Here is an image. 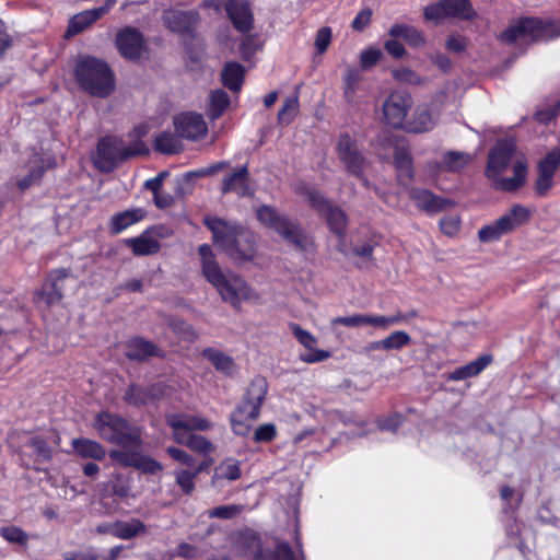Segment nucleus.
<instances>
[{
  "label": "nucleus",
  "mask_w": 560,
  "mask_h": 560,
  "mask_svg": "<svg viewBox=\"0 0 560 560\" xmlns=\"http://www.w3.org/2000/svg\"><path fill=\"white\" fill-rule=\"evenodd\" d=\"M225 10L237 31L245 33L252 30L253 14L247 0H228Z\"/></svg>",
  "instance_id": "obj_19"
},
{
  "label": "nucleus",
  "mask_w": 560,
  "mask_h": 560,
  "mask_svg": "<svg viewBox=\"0 0 560 560\" xmlns=\"http://www.w3.org/2000/svg\"><path fill=\"white\" fill-rule=\"evenodd\" d=\"M245 77V68L235 61L228 62L221 71V80L225 88L238 92Z\"/></svg>",
  "instance_id": "obj_32"
},
{
  "label": "nucleus",
  "mask_w": 560,
  "mask_h": 560,
  "mask_svg": "<svg viewBox=\"0 0 560 560\" xmlns=\"http://www.w3.org/2000/svg\"><path fill=\"white\" fill-rule=\"evenodd\" d=\"M125 355L132 361H144L151 357H161L162 352L151 341L136 337L126 342Z\"/></svg>",
  "instance_id": "obj_24"
},
{
  "label": "nucleus",
  "mask_w": 560,
  "mask_h": 560,
  "mask_svg": "<svg viewBox=\"0 0 560 560\" xmlns=\"http://www.w3.org/2000/svg\"><path fill=\"white\" fill-rule=\"evenodd\" d=\"M166 452L173 459L186 465L189 469L194 467L195 458L185 451L174 446H168Z\"/></svg>",
  "instance_id": "obj_60"
},
{
  "label": "nucleus",
  "mask_w": 560,
  "mask_h": 560,
  "mask_svg": "<svg viewBox=\"0 0 560 560\" xmlns=\"http://www.w3.org/2000/svg\"><path fill=\"white\" fill-rule=\"evenodd\" d=\"M93 429L108 443L135 448L142 445L140 429L118 415L108 411L98 412L94 418Z\"/></svg>",
  "instance_id": "obj_6"
},
{
  "label": "nucleus",
  "mask_w": 560,
  "mask_h": 560,
  "mask_svg": "<svg viewBox=\"0 0 560 560\" xmlns=\"http://www.w3.org/2000/svg\"><path fill=\"white\" fill-rule=\"evenodd\" d=\"M202 355L205 359L211 362L218 372L226 376H234L236 374L237 365L233 358L222 352L221 350L207 348L202 351Z\"/></svg>",
  "instance_id": "obj_30"
},
{
  "label": "nucleus",
  "mask_w": 560,
  "mask_h": 560,
  "mask_svg": "<svg viewBox=\"0 0 560 560\" xmlns=\"http://www.w3.org/2000/svg\"><path fill=\"white\" fill-rule=\"evenodd\" d=\"M388 34L394 38H401L412 47H422L425 44V38L422 32L413 26L406 24H394Z\"/></svg>",
  "instance_id": "obj_34"
},
{
  "label": "nucleus",
  "mask_w": 560,
  "mask_h": 560,
  "mask_svg": "<svg viewBox=\"0 0 560 560\" xmlns=\"http://www.w3.org/2000/svg\"><path fill=\"white\" fill-rule=\"evenodd\" d=\"M338 250L345 256L352 255L370 260L373 254V246L370 243H364L362 245L349 247L346 243V240H340L338 244Z\"/></svg>",
  "instance_id": "obj_49"
},
{
  "label": "nucleus",
  "mask_w": 560,
  "mask_h": 560,
  "mask_svg": "<svg viewBox=\"0 0 560 560\" xmlns=\"http://www.w3.org/2000/svg\"><path fill=\"white\" fill-rule=\"evenodd\" d=\"M393 78L401 84L422 85L425 79L416 73L412 69L401 67L392 70Z\"/></svg>",
  "instance_id": "obj_51"
},
{
  "label": "nucleus",
  "mask_w": 560,
  "mask_h": 560,
  "mask_svg": "<svg viewBox=\"0 0 560 560\" xmlns=\"http://www.w3.org/2000/svg\"><path fill=\"white\" fill-rule=\"evenodd\" d=\"M98 19H101L100 12H97L95 8L78 13L70 20L68 28L66 31V35H77L85 28H88L92 23H94Z\"/></svg>",
  "instance_id": "obj_39"
},
{
  "label": "nucleus",
  "mask_w": 560,
  "mask_h": 560,
  "mask_svg": "<svg viewBox=\"0 0 560 560\" xmlns=\"http://www.w3.org/2000/svg\"><path fill=\"white\" fill-rule=\"evenodd\" d=\"M402 419L401 416L395 413L386 418H382L377 420V428L381 431H392L395 432L401 425Z\"/></svg>",
  "instance_id": "obj_62"
},
{
  "label": "nucleus",
  "mask_w": 560,
  "mask_h": 560,
  "mask_svg": "<svg viewBox=\"0 0 560 560\" xmlns=\"http://www.w3.org/2000/svg\"><path fill=\"white\" fill-rule=\"evenodd\" d=\"M0 535L11 544L25 546L28 540V535L18 526H4L0 529Z\"/></svg>",
  "instance_id": "obj_54"
},
{
  "label": "nucleus",
  "mask_w": 560,
  "mask_h": 560,
  "mask_svg": "<svg viewBox=\"0 0 560 560\" xmlns=\"http://www.w3.org/2000/svg\"><path fill=\"white\" fill-rule=\"evenodd\" d=\"M139 152L125 145L124 141L117 137L102 138L97 143L94 163L102 172H112L116 165Z\"/></svg>",
  "instance_id": "obj_8"
},
{
  "label": "nucleus",
  "mask_w": 560,
  "mask_h": 560,
  "mask_svg": "<svg viewBox=\"0 0 560 560\" xmlns=\"http://www.w3.org/2000/svg\"><path fill=\"white\" fill-rule=\"evenodd\" d=\"M559 34L553 32V25L550 20L523 18L502 32L500 39L506 44H524L549 39Z\"/></svg>",
  "instance_id": "obj_7"
},
{
  "label": "nucleus",
  "mask_w": 560,
  "mask_h": 560,
  "mask_svg": "<svg viewBox=\"0 0 560 560\" xmlns=\"http://www.w3.org/2000/svg\"><path fill=\"white\" fill-rule=\"evenodd\" d=\"M363 323H364V314H359V313L352 314L350 316L335 317L330 320V324L332 327H335L336 325H342L346 327L358 328V327H363Z\"/></svg>",
  "instance_id": "obj_58"
},
{
  "label": "nucleus",
  "mask_w": 560,
  "mask_h": 560,
  "mask_svg": "<svg viewBox=\"0 0 560 560\" xmlns=\"http://www.w3.org/2000/svg\"><path fill=\"white\" fill-rule=\"evenodd\" d=\"M73 452L85 459L103 460L106 456L105 447L97 441L88 438H77L71 442Z\"/></svg>",
  "instance_id": "obj_27"
},
{
  "label": "nucleus",
  "mask_w": 560,
  "mask_h": 560,
  "mask_svg": "<svg viewBox=\"0 0 560 560\" xmlns=\"http://www.w3.org/2000/svg\"><path fill=\"white\" fill-rule=\"evenodd\" d=\"M331 40V28L330 27H322L318 30L315 37V47L319 54H323L327 47L329 46Z\"/></svg>",
  "instance_id": "obj_61"
},
{
  "label": "nucleus",
  "mask_w": 560,
  "mask_h": 560,
  "mask_svg": "<svg viewBox=\"0 0 560 560\" xmlns=\"http://www.w3.org/2000/svg\"><path fill=\"white\" fill-rule=\"evenodd\" d=\"M412 105L413 100L408 92H392L383 104V115L386 125L396 129H405L406 117Z\"/></svg>",
  "instance_id": "obj_10"
},
{
  "label": "nucleus",
  "mask_w": 560,
  "mask_h": 560,
  "mask_svg": "<svg viewBox=\"0 0 560 560\" xmlns=\"http://www.w3.org/2000/svg\"><path fill=\"white\" fill-rule=\"evenodd\" d=\"M178 444L186 445L190 450L201 454L213 452V444L205 436L194 433H176V441Z\"/></svg>",
  "instance_id": "obj_41"
},
{
  "label": "nucleus",
  "mask_w": 560,
  "mask_h": 560,
  "mask_svg": "<svg viewBox=\"0 0 560 560\" xmlns=\"http://www.w3.org/2000/svg\"><path fill=\"white\" fill-rule=\"evenodd\" d=\"M220 190L223 195L234 192L238 197H253L254 189L250 186L248 167L244 165L226 173Z\"/></svg>",
  "instance_id": "obj_14"
},
{
  "label": "nucleus",
  "mask_w": 560,
  "mask_h": 560,
  "mask_svg": "<svg viewBox=\"0 0 560 560\" xmlns=\"http://www.w3.org/2000/svg\"><path fill=\"white\" fill-rule=\"evenodd\" d=\"M154 147L159 152L174 154L183 149L180 137L177 133L163 131L156 136Z\"/></svg>",
  "instance_id": "obj_44"
},
{
  "label": "nucleus",
  "mask_w": 560,
  "mask_h": 560,
  "mask_svg": "<svg viewBox=\"0 0 560 560\" xmlns=\"http://www.w3.org/2000/svg\"><path fill=\"white\" fill-rule=\"evenodd\" d=\"M145 214V210L141 208L128 209L116 213L109 221V230L113 234H119L127 228L141 221Z\"/></svg>",
  "instance_id": "obj_31"
},
{
  "label": "nucleus",
  "mask_w": 560,
  "mask_h": 560,
  "mask_svg": "<svg viewBox=\"0 0 560 560\" xmlns=\"http://www.w3.org/2000/svg\"><path fill=\"white\" fill-rule=\"evenodd\" d=\"M257 220L266 228L272 229L285 242L299 250L307 252L313 248L314 241L301 226V224L289 215L279 212L270 206H260L256 210Z\"/></svg>",
  "instance_id": "obj_5"
},
{
  "label": "nucleus",
  "mask_w": 560,
  "mask_h": 560,
  "mask_svg": "<svg viewBox=\"0 0 560 560\" xmlns=\"http://www.w3.org/2000/svg\"><path fill=\"white\" fill-rule=\"evenodd\" d=\"M268 389L267 381L261 376H256L247 387L243 401L238 405L248 410L249 415L259 417L260 407L265 400Z\"/></svg>",
  "instance_id": "obj_21"
},
{
  "label": "nucleus",
  "mask_w": 560,
  "mask_h": 560,
  "mask_svg": "<svg viewBox=\"0 0 560 560\" xmlns=\"http://www.w3.org/2000/svg\"><path fill=\"white\" fill-rule=\"evenodd\" d=\"M408 315L397 312L390 316L364 314L363 326H372L376 329L386 330L394 325L407 322Z\"/></svg>",
  "instance_id": "obj_40"
},
{
  "label": "nucleus",
  "mask_w": 560,
  "mask_h": 560,
  "mask_svg": "<svg viewBox=\"0 0 560 560\" xmlns=\"http://www.w3.org/2000/svg\"><path fill=\"white\" fill-rule=\"evenodd\" d=\"M175 480L185 494H191L195 490L196 474L190 469H177L174 471Z\"/></svg>",
  "instance_id": "obj_53"
},
{
  "label": "nucleus",
  "mask_w": 560,
  "mask_h": 560,
  "mask_svg": "<svg viewBox=\"0 0 560 560\" xmlns=\"http://www.w3.org/2000/svg\"><path fill=\"white\" fill-rule=\"evenodd\" d=\"M108 532L119 539H131L147 533L145 524L139 518H131L128 522L117 521L108 526Z\"/></svg>",
  "instance_id": "obj_29"
},
{
  "label": "nucleus",
  "mask_w": 560,
  "mask_h": 560,
  "mask_svg": "<svg viewBox=\"0 0 560 560\" xmlns=\"http://www.w3.org/2000/svg\"><path fill=\"white\" fill-rule=\"evenodd\" d=\"M26 446L35 451L37 459L40 462H47L52 457L51 447L48 445L47 441L40 436H31L26 442Z\"/></svg>",
  "instance_id": "obj_52"
},
{
  "label": "nucleus",
  "mask_w": 560,
  "mask_h": 560,
  "mask_svg": "<svg viewBox=\"0 0 560 560\" xmlns=\"http://www.w3.org/2000/svg\"><path fill=\"white\" fill-rule=\"evenodd\" d=\"M258 417L249 415L248 410L237 406L235 411L231 415L232 430L235 434L245 436L249 433L252 422L257 420Z\"/></svg>",
  "instance_id": "obj_42"
},
{
  "label": "nucleus",
  "mask_w": 560,
  "mask_h": 560,
  "mask_svg": "<svg viewBox=\"0 0 560 560\" xmlns=\"http://www.w3.org/2000/svg\"><path fill=\"white\" fill-rule=\"evenodd\" d=\"M311 203L325 215L329 229L339 237L345 240V232L348 226V218L342 209L329 203L320 194L308 192Z\"/></svg>",
  "instance_id": "obj_12"
},
{
  "label": "nucleus",
  "mask_w": 560,
  "mask_h": 560,
  "mask_svg": "<svg viewBox=\"0 0 560 560\" xmlns=\"http://www.w3.org/2000/svg\"><path fill=\"white\" fill-rule=\"evenodd\" d=\"M558 115H560V101L555 105L538 110L536 113V119L541 124H549Z\"/></svg>",
  "instance_id": "obj_63"
},
{
  "label": "nucleus",
  "mask_w": 560,
  "mask_h": 560,
  "mask_svg": "<svg viewBox=\"0 0 560 560\" xmlns=\"http://www.w3.org/2000/svg\"><path fill=\"white\" fill-rule=\"evenodd\" d=\"M241 476V469L237 462L233 459H228L221 463L214 470V475L212 477V485L217 486L220 480H229L233 481L238 479Z\"/></svg>",
  "instance_id": "obj_45"
},
{
  "label": "nucleus",
  "mask_w": 560,
  "mask_h": 560,
  "mask_svg": "<svg viewBox=\"0 0 560 560\" xmlns=\"http://www.w3.org/2000/svg\"><path fill=\"white\" fill-rule=\"evenodd\" d=\"M490 362V355H482L463 366L457 368L448 375L447 378L450 381H463L469 377L477 376L487 368V365Z\"/></svg>",
  "instance_id": "obj_33"
},
{
  "label": "nucleus",
  "mask_w": 560,
  "mask_h": 560,
  "mask_svg": "<svg viewBox=\"0 0 560 560\" xmlns=\"http://www.w3.org/2000/svg\"><path fill=\"white\" fill-rule=\"evenodd\" d=\"M126 244L137 256L152 255L160 250V243L151 235L143 233L138 237L129 238Z\"/></svg>",
  "instance_id": "obj_36"
},
{
  "label": "nucleus",
  "mask_w": 560,
  "mask_h": 560,
  "mask_svg": "<svg viewBox=\"0 0 560 560\" xmlns=\"http://www.w3.org/2000/svg\"><path fill=\"white\" fill-rule=\"evenodd\" d=\"M199 21V14L196 11L168 10L163 14L165 26L176 33H187L194 28Z\"/></svg>",
  "instance_id": "obj_22"
},
{
  "label": "nucleus",
  "mask_w": 560,
  "mask_h": 560,
  "mask_svg": "<svg viewBox=\"0 0 560 560\" xmlns=\"http://www.w3.org/2000/svg\"><path fill=\"white\" fill-rule=\"evenodd\" d=\"M202 275L215 288L221 299L240 310L242 302H256L259 296L256 291L237 273L223 270L214 258L209 245L199 247Z\"/></svg>",
  "instance_id": "obj_2"
},
{
  "label": "nucleus",
  "mask_w": 560,
  "mask_h": 560,
  "mask_svg": "<svg viewBox=\"0 0 560 560\" xmlns=\"http://www.w3.org/2000/svg\"><path fill=\"white\" fill-rule=\"evenodd\" d=\"M394 162L397 168V178L401 183L410 180L413 176L410 152L405 147H397L394 151Z\"/></svg>",
  "instance_id": "obj_35"
},
{
  "label": "nucleus",
  "mask_w": 560,
  "mask_h": 560,
  "mask_svg": "<svg viewBox=\"0 0 560 560\" xmlns=\"http://www.w3.org/2000/svg\"><path fill=\"white\" fill-rule=\"evenodd\" d=\"M503 235H505V233L503 232V229L501 228L498 220H495L491 224L481 228L478 231V237L482 243H491L498 241Z\"/></svg>",
  "instance_id": "obj_55"
},
{
  "label": "nucleus",
  "mask_w": 560,
  "mask_h": 560,
  "mask_svg": "<svg viewBox=\"0 0 560 560\" xmlns=\"http://www.w3.org/2000/svg\"><path fill=\"white\" fill-rule=\"evenodd\" d=\"M262 48V42L258 35L245 36L240 44V54L245 61H249L252 57Z\"/></svg>",
  "instance_id": "obj_50"
},
{
  "label": "nucleus",
  "mask_w": 560,
  "mask_h": 560,
  "mask_svg": "<svg viewBox=\"0 0 560 560\" xmlns=\"http://www.w3.org/2000/svg\"><path fill=\"white\" fill-rule=\"evenodd\" d=\"M470 161L471 156L468 153L447 151L442 155L441 162L436 164V167L441 171L456 172L467 166Z\"/></svg>",
  "instance_id": "obj_37"
},
{
  "label": "nucleus",
  "mask_w": 560,
  "mask_h": 560,
  "mask_svg": "<svg viewBox=\"0 0 560 560\" xmlns=\"http://www.w3.org/2000/svg\"><path fill=\"white\" fill-rule=\"evenodd\" d=\"M337 154L347 172L360 178L365 187H369V180L363 176L366 167V160L358 148L355 140L349 135H341L337 142Z\"/></svg>",
  "instance_id": "obj_9"
},
{
  "label": "nucleus",
  "mask_w": 560,
  "mask_h": 560,
  "mask_svg": "<svg viewBox=\"0 0 560 560\" xmlns=\"http://www.w3.org/2000/svg\"><path fill=\"white\" fill-rule=\"evenodd\" d=\"M277 429L273 423H265L259 425L254 433V441L257 443L270 442L275 439Z\"/></svg>",
  "instance_id": "obj_59"
},
{
  "label": "nucleus",
  "mask_w": 560,
  "mask_h": 560,
  "mask_svg": "<svg viewBox=\"0 0 560 560\" xmlns=\"http://www.w3.org/2000/svg\"><path fill=\"white\" fill-rule=\"evenodd\" d=\"M162 395V388L160 385L140 386L131 384L125 395L124 400L132 406H142L151 400L158 399Z\"/></svg>",
  "instance_id": "obj_26"
},
{
  "label": "nucleus",
  "mask_w": 560,
  "mask_h": 560,
  "mask_svg": "<svg viewBox=\"0 0 560 560\" xmlns=\"http://www.w3.org/2000/svg\"><path fill=\"white\" fill-rule=\"evenodd\" d=\"M362 81V74L359 69L349 68L343 77V97L347 103L355 102L357 92Z\"/></svg>",
  "instance_id": "obj_43"
},
{
  "label": "nucleus",
  "mask_w": 560,
  "mask_h": 560,
  "mask_svg": "<svg viewBox=\"0 0 560 560\" xmlns=\"http://www.w3.org/2000/svg\"><path fill=\"white\" fill-rule=\"evenodd\" d=\"M382 56H383V52L381 51V49H377V48H369V49L363 50L360 55L361 69L362 70L372 69L374 66H376V63L380 61Z\"/></svg>",
  "instance_id": "obj_57"
},
{
  "label": "nucleus",
  "mask_w": 560,
  "mask_h": 560,
  "mask_svg": "<svg viewBox=\"0 0 560 560\" xmlns=\"http://www.w3.org/2000/svg\"><path fill=\"white\" fill-rule=\"evenodd\" d=\"M116 46L124 58L138 60L144 51V39L138 30L126 27L117 34Z\"/></svg>",
  "instance_id": "obj_16"
},
{
  "label": "nucleus",
  "mask_w": 560,
  "mask_h": 560,
  "mask_svg": "<svg viewBox=\"0 0 560 560\" xmlns=\"http://www.w3.org/2000/svg\"><path fill=\"white\" fill-rule=\"evenodd\" d=\"M141 453L135 450L117 448L109 452V457L122 467L137 468Z\"/></svg>",
  "instance_id": "obj_46"
},
{
  "label": "nucleus",
  "mask_w": 560,
  "mask_h": 560,
  "mask_svg": "<svg viewBox=\"0 0 560 560\" xmlns=\"http://www.w3.org/2000/svg\"><path fill=\"white\" fill-rule=\"evenodd\" d=\"M175 132L178 137L197 140L207 133V125L203 117L199 114L186 113L174 118Z\"/></svg>",
  "instance_id": "obj_17"
},
{
  "label": "nucleus",
  "mask_w": 560,
  "mask_h": 560,
  "mask_svg": "<svg viewBox=\"0 0 560 560\" xmlns=\"http://www.w3.org/2000/svg\"><path fill=\"white\" fill-rule=\"evenodd\" d=\"M527 173V159L516 150L514 139L497 141L489 151L485 170L491 186L505 192L516 191L526 183Z\"/></svg>",
  "instance_id": "obj_1"
},
{
  "label": "nucleus",
  "mask_w": 560,
  "mask_h": 560,
  "mask_svg": "<svg viewBox=\"0 0 560 560\" xmlns=\"http://www.w3.org/2000/svg\"><path fill=\"white\" fill-rule=\"evenodd\" d=\"M385 351H399L411 342V337L404 330H396L384 339Z\"/></svg>",
  "instance_id": "obj_48"
},
{
  "label": "nucleus",
  "mask_w": 560,
  "mask_h": 560,
  "mask_svg": "<svg viewBox=\"0 0 560 560\" xmlns=\"http://www.w3.org/2000/svg\"><path fill=\"white\" fill-rule=\"evenodd\" d=\"M231 100L229 94L221 90H213L209 95L208 117L212 120L220 118L223 113L229 108Z\"/></svg>",
  "instance_id": "obj_38"
},
{
  "label": "nucleus",
  "mask_w": 560,
  "mask_h": 560,
  "mask_svg": "<svg viewBox=\"0 0 560 560\" xmlns=\"http://www.w3.org/2000/svg\"><path fill=\"white\" fill-rule=\"evenodd\" d=\"M410 199L418 208L425 212H440L453 206L450 199L440 197L423 188H412L409 190Z\"/></svg>",
  "instance_id": "obj_20"
},
{
  "label": "nucleus",
  "mask_w": 560,
  "mask_h": 560,
  "mask_svg": "<svg viewBox=\"0 0 560 560\" xmlns=\"http://www.w3.org/2000/svg\"><path fill=\"white\" fill-rule=\"evenodd\" d=\"M205 225L211 231L213 242L235 261H248L256 255L254 234L237 224L219 218L203 219Z\"/></svg>",
  "instance_id": "obj_3"
},
{
  "label": "nucleus",
  "mask_w": 560,
  "mask_h": 560,
  "mask_svg": "<svg viewBox=\"0 0 560 560\" xmlns=\"http://www.w3.org/2000/svg\"><path fill=\"white\" fill-rule=\"evenodd\" d=\"M73 71L79 86L93 97L106 98L116 89L115 73L103 59L89 55L79 57Z\"/></svg>",
  "instance_id": "obj_4"
},
{
  "label": "nucleus",
  "mask_w": 560,
  "mask_h": 560,
  "mask_svg": "<svg viewBox=\"0 0 560 560\" xmlns=\"http://www.w3.org/2000/svg\"><path fill=\"white\" fill-rule=\"evenodd\" d=\"M476 15L469 0H442L424 8V18L440 23L445 18L469 20Z\"/></svg>",
  "instance_id": "obj_11"
},
{
  "label": "nucleus",
  "mask_w": 560,
  "mask_h": 560,
  "mask_svg": "<svg viewBox=\"0 0 560 560\" xmlns=\"http://www.w3.org/2000/svg\"><path fill=\"white\" fill-rule=\"evenodd\" d=\"M249 548L256 552L254 560H295L293 551L289 544H278L273 551H262L260 539L252 535L249 539Z\"/></svg>",
  "instance_id": "obj_25"
},
{
  "label": "nucleus",
  "mask_w": 560,
  "mask_h": 560,
  "mask_svg": "<svg viewBox=\"0 0 560 560\" xmlns=\"http://www.w3.org/2000/svg\"><path fill=\"white\" fill-rule=\"evenodd\" d=\"M69 276L70 271L66 268L50 271L43 288L36 293V301L46 306L58 304L63 299V284Z\"/></svg>",
  "instance_id": "obj_13"
},
{
  "label": "nucleus",
  "mask_w": 560,
  "mask_h": 560,
  "mask_svg": "<svg viewBox=\"0 0 560 560\" xmlns=\"http://www.w3.org/2000/svg\"><path fill=\"white\" fill-rule=\"evenodd\" d=\"M299 112V96L293 95L284 100L283 105L278 112V122L289 125L293 121Z\"/></svg>",
  "instance_id": "obj_47"
},
{
  "label": "nucleus",
  "mask_w": 560,
  "mask_h": 560,
  "mask_svg": "<svg viewBox=\"0 0 560 560\" xmlns=\"http://www.w3.org/2000/svg\"><path fill=\"white\" fill-rule=\"evenodd\" d=\"M289 327L294 337L303 347H305L307 350H313V347H315L317 343V339L315 338V336H313L310 331L303 329L295 323H290Z\"/></svg>",
  "instance_id": "obj_56"
},
{
  "label": "nucleus",
  "mask_w": 560,
  "mask_h": 560,
  "mask_svg": "<svg viewBox=\"0 0 560 560\" xmlns=\"http://www.w3.org/2000/svg\"><path fill=\"white\" fill-rule=\"evenodd\" d=\"M166 423L173 430V439L176 441V433H189L190 431H207L211 429V422L202 417L172 413L166 416Z\"/></svg>",
  "instance_id": "obj_18"
},
{
  "label": "nucleus",
  "mask_w": 560,
  "mask_h": 560,
  "mask_svg": "<svg viewBox=\"0 0 560 560\" xmlns=\"http://www.w3.org/2000/svg\"><path fill=\"white\" fill-rule=\"evenodd\" d=\"M436 122V115L429 105H418L407 120L405 129L409 132L421 133L431 130Z\"/></svg>",
  "instance_id": "obj_23"
},
{
  "label": "nucleus",
  "mask_w": 560,
  "mask_h": 560,
  "mask_svg": "<svg viewBox=\"0 0 560 560\" xmlns=\"http://www.w3.org/2000/svg\"><path fill=\"white\" fill-rule=\"evenodd\" d=\"M530 211L526 207L516 203L506 213L501 215L498 221L505 234H509L528 222Z\"/></svg>",
  "instance_id": "obj_28"
},
{
  "label": "nucleus",
  "mask_w": 560,
  "mask_h": 560,
  "mask_svg": "<svg viewBox=\"0 0 560 560\" xmlns=\"http://www.w3.org/2000/svg\"><path fill=\"white\" fill-rule=\"evenodd\" d=\"M162 465L155 459L141 455L137 469L147 474H158L162 471Z\"/></svg>",
  "instance_id": "obj_64"
},
{
  "label": "nucleus",
  "mask_w": 560,
  "mask_h": 560,
  "mask_svg": "<svg viewBox=\"0 0 560 560\" xmlns=\"http://www.w3.org/2000/svg\"><path fill=\"white\" fill-rule=\"evenodd\" d=\"M560 165V149L551 150L537 165L538 177L535 183V191L538 196H545L553 185V175Z\"/></svg>",
  "instance_id": "obj_15"
}]
</instances>
